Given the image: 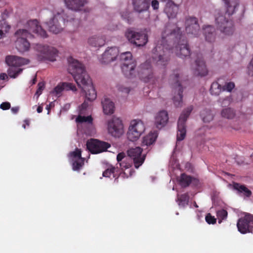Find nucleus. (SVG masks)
I'll return each instance as SVG.
<instances>
[{"mask_svg":"<svg viewBox=\"0 0 253 253\" xmlns=\"http://www.w3.org/2000/svg\"><path fill=\"white\" fill-rule=\"evenodd\" d=\"M117 160L122 169H125L126 171L124 172V174L127 177L131 176L132 174V171L128 169L131 166L132 162L129 160L128 157H126L125 154L122 152L118 154Z\"/></svg>","mask_w":253,"mask_h":253,"instance_id":"2eb2a0df","label":"nucleus"},{"mask_svg":"<svg viewBox=\"0 0 253 253\" xmlns=\"http://www.w3.org/2000/svg\"><path fill=\"white\" fill-rule=\"evenodd\" d=\"M169 121V115L167 111L161 110L159 111L155 117V124L158 128L165 126Z\"/></svg>","mask_w":253,"mask_h":253,"instance_id":"a211bd4d","label":"nucleus"},{"mask_svg":"<svg viewBox=\"0 0 253 253\" xmlns=\"http://www.w3.org/2000/svg\"><path fill=\"white\" fill-rule=\"evenodd\" d=\"M127 156L130 161L133 160L134 167L136 169L143 164L145 159V155L142 154V149L139 147L128 150Z\"/></svg>","mask_w":253,"mask_h":253,"instance_id":"ddd939ff","label":"nucleus"},{"mask_svg":"<svg viewBox=\"0 0 253 253\" xmlns=\"http://www.w3.org/2000/svg\"><path fill=\"white\" fill-rule=\"evenodd\" d=\"M200 116L204 122L209 123L212 120L213 114L209 109H205L201 112Z\"/></svg>","mask_w":253,"mask_h":253,"instance_id":"473e14b6","label":"nucleus"},{"mask_svg":"<svg viewBox=\"0 0 253 253\" xmlns=\"http://www.w3.org/2000/svg\"><path fill=\"white\" fill-rule=\"evenodd\" d=\"M125 36L130 42L138 46L145 45L148 42L147 35L142 31H138L128 29L125 33Z\"/></svg>","mask_w":253,"mask_h":253,"instance_id":"1a4fd4ad","label":"nucleus"},{"mask_svg":"<svg viewBox=\"0 0 253 253\" xmlns=\"http://www.w3.org/2000/svg\"><path fill=\"white\" fill-rule=\"evenodd\" d=\"M9 16V12L7 10L5 9L1 14V21L5 22V20Z\"/></svg>","mask_w":253,"mask_h":253,"instance_id":"603ef678","label":"nucleus"},{"mask_svg":"<svg viewBox=\"0 0 253 253\" xmlns=\"http://www.w3.org/2000/svg\"><path fill=\"white\" fill-rule=\"evenodd\" d=\"M38 59L40 60H49L53 61L55 60V57L57 53V50L53 47L47 45L38 44L36 47Z\"/></svg>","mask_w":253,"mask_h":253,"instance_id":"9b49d317","label":"nucleus"},{"mask_svg":"<svg viewBox=\"0 0 253 253\" xmlns=\"http://www.w3.org/2000/svg\"><path fill=\"white\" fill-rule=\"evenodd\" d=\"M237 114L235 111L231 108H224L221 111L222 117L227 119H234L237 118Z\"/></svg>","mask_w":253,"mask_h":253,"instance_id":"7c9ffc66","label":"nucleus"},{"mask_svg":"<svg viewBox=\"0 0 253 253\" xmlns=\"http://www.w3.org/2000/svg\"><path fill=\"white\" fill-rule=\"evenodd\" d=\"M179 7L178 5L173 4L171 2H166L164 11L169 19H172L176 17Z\"/></svg>","mask_w":253,"mask_h":253,"instance_id":"b1692460","label":"nucleus"},{"mask_svg":"<svg viewBox=\"0 0 253 253\" xmlns=\"http://www.w3.org/2000/svg\"><path fill=\"white\" fill-rule=\"evenodd\" d=\"M178 166V164L175 162V166L173 165V167H177Z\"/></svg>","mask_w":253,"mask_h":253,"instance_id":"338daca9","label":"nucleus"},{"mask_svg":"<svg viewBox=\"0 0 253 253\" xmlns=\"http://www.w3.org/2000/svg\"><path fill=\"white\" fill-rule=\"evenodd\" d=\"M24 123L25 124L26 126H30V120L29 119H25L24 121Z\"/></svg>","mask_w":253,"mask_h":253,"instance_id":"680f3d73","label":"nucleus"},{"mask_svg":"<svg viewBox=\"0 0 253 253\" xmlns=\"http://www.w3.org/2000/svg\"><path fill=\"white\" fill-rule=\"evenodd\" d=\"M120 58L122 65L125 63L134 62L132 58V54L130 52H125L121 53Z\"/></svg>","mask_w":253,"mask_h":253,"instance_id":"c9c22d12","label":"nucleus"},{"mask_svg":"<svg viewBox=\"0 0 253 253\" xmlns=\"http://www.w3.org/2000/svg\"><path fill=\"white\" fill-rule=\"evenodd\" d=\"M116 171V169L113 166H110L108 169L103 172V176L106 177H110L111 175H114ZM114 177V176H113Z\"/></svg>","mask_w":253,"mask_h":253,"instance_id":"79ce46f5","label":"nucleus"},{"mask_svg":"<svg viewBox=\"0 0 253 253\" xmlns=\"http://www.w3.org/2000/svg\"><path fill=\"white\" fill-rule=\"evenodd\" d=\"M7 77V75L5 73H2L0 75V79L1 80H5V78Z\"/></svg>","mask_w":253,"mask_h":253,"instance_id":"052dcab7","label":"nucleus"},{"mask_svg":"<svg viewBox=\"0 0 253 253\" xmlns=\"http://www.w3.org/2000/svg\"><path fill=\"white\" fill-rule=\"evenodd\" d=\"M151 6L153 10H157L159 8V2L157 0H152L151 1Z\"/></svg>","mask_w":253,"mask_h":253,"instance_id":"8fccbe9b","label":"nucleus"},{"mask_svg":"<svg viewBox=\"0 0 253 253\" xmlns=\"http://www.w3.org/2000/svg\"><path fill=\"white\" fill-rule=\"evenodd\" d=\"M158 136L156 131L151 132L144 136L141 142L142 146H149L152 145Z\"/></svg>","mask_w":253,"mask_h":253,"instance_id":"a878e982","label":"nucleus"},{"mask_svg":"<svg viewBox=\"0 0 253 253\" xmlns=\"http://www.w3.org/2000/svg\"><path fill=\"white\" fill-rule=\"evenodd\" d=\"M76 121L77 123H82L84 122H87L88 123H91L92 122V118L91 116H82L81 115L78 116V117L76 118Z\"/></svg>","mask_w":253,"mask_h":253,"instance_id":"c03bdc74","label":"nucleus"},{"mask_svg":"<svg viewBox=\"0 0 253 253\" xmlns=\"http://www.w3.org/2000/svg\"><path fill=\"white\" fill-rule=\"evenodd\" d=\"M133 9L137 13L147 11L149 7L151 0H132Z\"/></svg>","mask_w":253,"mask_h":253,"instance_id":"412c9836","label":"nucleus"},{"mask_svg":"<svg viewBox=\"0 0 253 253\" xmlns=\"http://www.w3.org/2000/svg\"><path fill=\"white\" fill-rule=\"evenodd\" d=\"M119 53V50L116 47H110L102 55V62L109 63L115 60Z\"/></svg>","mask_w":253,"mask_h":253,"instance_id":"aec40b11","label":"nucleus"},{"mask_svg":"<svg viewBox=\"0 0 253 253\" xmlns=\"http://www.w3.org/2000/svg\"><path fill=\"white\" fill-rule=\"evenodd\" d=\"M139 77L145 82H148L153 78L151 67L148 62H146L142 65L139 71Z\"/></svg>","mask_w":253,"mask_h":253,"instance_id":"6ab92c4d","label":"nucleus"},{"mask_svg":"<svg viewBox=\"0 0 253 253\" xmlns=\"http://www.w3.org/2000/svg\"><path fill=\"white\" fill-rule=\"evenodd\" d=\"M193 109L192 106L186 108L181 114L177 123V141H181L184 139L186 135L185 123Z\"/></svg>","mask_w":253,"mask_h":253,"instance_id":"9d476101","label":"nucleus"},{"mask_svg":"<svg viewBox=\"0 0 253 253\" xmlns=\"http://www.w3.org/2000/svg\"><path fill=\"white\" fill-rule=\"evenodd\" d=\"M192 181V177L185 174H182L179 180L180 184L182 187H186Z\"/></svg>","mask_w":253,"mask_h":253,"instance_id":"4c0bfd02","label":"nucleus"},{"mask_svg":"<svg viewBox=\"0 0 253 253\" xmlns=\"http://www.w3.org/2000/svg\"><path fill=\"white\" fill-rule=\"evenodd\" d=\"M206 221L209 224H214L216 222V218L214 216L211 215L210 213H208L206 216Z\"/></svg>","mask_w":253,"mask_h":253,"instance_id":"de8ad7c7","label":"nucleus"},{"mask_svg":"<svg viewBox=\"0 0 253 253\" xmlns=\"http://www.w3.org/2000/svg\"><path fill=\"white\" fill-rule=\"evenodd\" d=\"M235 87V84L233 82H228L225 84L223 87V90H226L228 92H231L232 90Z\"/></svg>","mask_w":253,"mask_h":253,"instance_id":"49530a36","label":"nucleus"},{"mask_svg":"<svg viewBox=\"0 0 253 253\" xmlns=\"http://www.w3.org/2000/svg\"><path fill=\"white\" fill-rule=\"evenodd\" d=\"M38 88L36 92V94L40 95L42 94V91L44 88V84L43 82H40L38 84Z\"/></svg>","mask_w":253,"mask_h":253,"instance_id":"09e8293b","label":"nucleus"},{"mask_svg":"<svg viewBox=\"0 0 253 253\" xmlns=\"http://www.w3.org/2000/svg\"><path fill=\"white\" fill-rule=\"evenodd\" d=\"M6 63L11 67L8 70V74L10 78H16L22 72V69H15L14 67H20L27 64L28 60L22 57L14 55H8L5 57Z\"/></svg>","mask_w":253,"mask_h":253,"instance_id":"39448f33","label":"nucleus"},{"mask_svg":"<svg viewBox=\"0 0 253 253\" xmlns=\"http://www.w3.org/2000/svg\"><path fill=\"white\" fill-rule=\"evenodd\" d=\"M226 7V12L228 15L234 13L238 5V0H223Z\"/></svg>","mask_w":253,"mask_h":253,"instance_id":"c756f323","label":"nucleus"},{"mask_svg":"<svg viewBox=\"0 0 253 253\" xmlns=\"http://www.w3.org/2000/svg\"><path fill=\"white\" fill-rule=\"evenodd\" d=\"M183 0H161L162 1L167 2H171L173 4L180 5Z\"/></svg>","mask_w":253,"mask_h":253,"instance_id":"864d4df0","label":"nucleus"},{"mask_svg":"<svg viewBox=\"0 0 253 253\" xmlns=\"http://www.w3.org/2000/svg\"><path fill=\"white\" fill-rule=\"evenodd\" d=\"M167 36L169 37V39L181 40L182 36L180 32V29L174 25H167L162 32V39L158 40L156 43V46L153 50L155 55L154 57L155 60L160 62L159 64L164 65L165 62L167 61L171 53L174 52L175 54L182 58L186 57L190 54V50L187 42L182 39V42L178 41L177 45L174 48H169V44L165 43V38Z\"/></svg>","mask_w":253,"mask_h":253,"instance_id":"f257e3e1","label":"nucleus"},{"mask_svg":"<svg viewBox=\"0 0 253 253\" xmlns=\"http://www.w3.org/2000/svg\"><path fill=\"white\" fill-rule=\"evenodd\" d=\"M22 127H23V128H24V129H25V128H26V125H25V124L24 123V124H23V125H22Z\"/></svg>","mask_w":253,"mask_h":253,"instance_id":"69168bd1","label":"nucleus"},{"mask_svg":"<svg viewBox=\"0 0 253 253\" xmlns=\"http://www.w3.org/2000/svg\"><path fill=\"white\" fill-rule=\"evenodd\" d=\"M200 27L197 19L195 17H189L186 21V31L188 34L198 35Z\"/></svg>","mask_w":253,"mask_h":253,"instance_id":"dca6fc26","label":"nucleus"},{"mask_svg":"<svg viewBox=\"0 0 253 253\" xmlns=\"http://www.w3.org/2000/svg\"><path fill=\"white\" fill-rule=\"evenodd\" d=\"M110 147L109 143L96 139V154L105 152Z\"/></svg>","mask_w":253,"mask_h":253,"instance_id":"2f4dec72","label":"nucleus"},{"mask_svg":"<svg viewBox=\"0 0 253 253\" xmlns=\"http://www.w3.org/2000/svg\"><path fill=\"white\" fill-rule=\"evenodd\" d=\"M227 211L225 210H221L217 211L216 216L218 219V223L220 224L222 220L226 219L227 217Z\"/></svg>","mask_w":253,"mask_h":253,"instance_id":"ea45409f","label":"nucleus"},{"mask_svg":"<svg viewBox=\"0 0 253 253\" xmlns=\"http://www.w3.org/2000/svg\"><path fill=\"white\" fill-rule=\"evenodd\" d=\"M66 7L74 11H80L84 9L87 3V0H64Z\"/></svg>","mask_w":253,"mask_h":253,"instance_id":"f3484780","label":"nucleus"},{"mask_svg":"<svg viewBox=\"0 0 253 253\" xmlns=\"http://www.w3.org/2000/svg\"><path fill=\"white\" fill-rule=\"evenodd\" d=\"M180 78L181 74L177 71H174L170 76L171 83L177 87L178 92L173 98V103L176 107H181L182 104V89L179 83Z\"/></svg>","mask_w":253,"mask_h":253,"instance_id":"f8f14e48","label":"nucleus"},{"mask_svg":"<svg viewBox=\"0 0 253 253\" xmlns=\"http://www.w3.org/2000/svg\"><path fill=\"white\" fill-rule=\"evenodd\" d=\"M10 28L11 26L6 22L0 21V39L5 37Z\"/></svg>","mask_w":253,"mask_h":253,"instance_id":"72a5a7b5","label":"nucleus"},{"mask_svg":"<svg viewBox=\"0 0 253 253\" xmlns=\"http://www.w3.org/2000/svg\"><path fill=\"white\" fill-rule=\"evenodd\" d=\"M70 156L73 158L79 159L82 158L81 157V149L76 148L75 151L71 152L70 153Z\"/></svg>","mask_w":253,"mask_h":253,"instance_id":"a18cd8bd","label":"nucleus"},{"mask_svg":"<svg viewBox=\"0 0 253 253\" xmlns=\"http://www.w3.org/2000/svg\"><path fill=\"white\" fill-rule=\"evenodd\" d=\"M104 113L106 115L113 114L115 111L114 103L109 99H105L102 102Z\"/></svg>","mask_w":253,"mask_h":253,"instance_id":"cd10ccee","label":"nucleus"},{"mask_svg":"<svg viewBox=\"0 0 253 253\" xmlns=\"http://www.w3.org/2000/svg\"><path fill=\"white\" fill-rule=\"evenodd\" d=\"M145 130V125L141 120H132L130 122L128 128L127 138L131 141H136L144 132Z\"/></svg>","mask_w":253,"mask_h":253,"instance_id":"6e6552de","label":"nucleus"},{"mask_svg":"<svg viewBox=\"0 0 253 253\" xmlns=\"http://www.w3.org/2000/svg\"><path fill=\"white\" fill-rule=\"evenodd\" d=\"M87 103H86L85 102H84L82 105L81 106H80V113H83V111L84 110H85L86 109V108H87Z\"/></svg>","mask_w":253,"mask_h":253,"instance_id":"13d9d810","label":"nucleus"},{"mask_svg":"<svg viewBox=\"0 0 253 253\" xmlns=\"http://www.w3.org/2000/svg\"><path fill=\"white\" fill-rule=\"evenodd\" d=\"M118 88L119 91L126 93H128L130 91V89L128 88L124 87L123 85H119L118 86Z\"/></svg>","mask_w":253,"mask_h":253,"instance_id":"6e6d98bb","label":"nucleus"},{"mask_svg":"<svg viewBox=\"0 0 253 253\" xmlns=\"http://www.w3.org/2000/svg\"><path fill=\"white\" fill-rule=\"evenodd\" d=\"M86 148L92 154H95V139L91 138L86 142Z\"/></svg>","mask_w":253,"mask_h":253,"instance_id":"a19ab883","label":"nucleus"},{"mask_svg":"<svg viewBox=\"0 0 253 253\" xmlns=\"http://www.w3.org/2000/svg\"><path fill=\"white\" fill-rule=\"evenodd\" d=\"M87 42L89 45L92 46H95V38L93 36L89 37L88 39Z\"/></svg>","mask_w":253,"mask_h":253,"instance_id":"4d7b16f0","label":"nucleus"},{"mask_svg":"<svg viewBox=\"0 0 253 253\" xmlns=\"http://www.w3.org/2000/svg\"><path fill=\"white\" fill-rule=\"evenodd\" d=\"M215 23L217 29L225 35H230L233 33L232 22L220 11H217L215 14Z\"/></svg>","mask_w":253,"mask_h":253,"instance_id":"0eeeda50","label":"nucleus"},{"mask_svg":"<svg viewBox=\"0 0 253 253\" xmlns=\"http://www.w3.org/2000/svg\"><path fill=\"white\" fill-rule=\"evenodd\" d=\"M107 130L108 134L111 136L120 138L125 133L122 120L116 116H113L108 119L107 122Z\"/></svg>","mask_w":253,"mask_h":253,"instance_id":"423d86ee","label":"nucleus"},{"mask_svg":"<svg viewBox=\"0 0 253 253\" xmlns=\"http://www.w3.org/2000/svg\"><path fill=\"white\" fill-rule=\"evenodd\" d=\"M121 15L122 18L128 24H131L133 21L132 13L127 10L122 11Z\"/></svg>","mask_w":253,"mask_h":253,"instance_id":"e433bc0d","label":"nucleus"},{"mask_svg":"<svg viewBox=\"0 0 253 253\" xmlns=\"http://www.w3.org/2000/svg\"><path fill=\"white\" fill-rule=\"evenodd\" d=\"M84 164V159H77L73 163V169L74 170H79Z\"/></svg>","mask_w":253,"mask_h":253,"instance_id":"37998d69","label":"nucleus"},{"mask_svg":"<svg viewBox=\"0 0 253 253\" xmlns=\"http://www.w3.org/2000/svg\"><path fill=\"white\" fill-rule=\"evenodd\" d=\"M204 34L206 40L209 42L215 41L216 34L214 28L211 25L206 26L203 28Z\"/></svg>","mask_w":253,"mask_h":253,"instance_id":"393cba45","label":"nucleus"},{"mask_svg":"<svg viewBox=\"0 0 253 253\" xmlns=\"http://www.w3.org/2000/svg\"><path fill=\"white\" fill-rule=\"evenodd\" d=\"M233 188L237 191L239 194H242L246 197H250L252 194V192L246 186L239 183H234Z\"/></svg>","mask_w":253,"mask_h":253,"instance_id":"c85d7f7f","label":"nucleus"},{"mask_svg":"<svg viewBox=\"0 0 253 253\" xmlns=\"http://www.w3.org/2000/svg\"><path fill=\"white\" fill-rule=\"evenodd\" d=\"M211 93L214 95H218L223 90V87L217 83L213 82L211 86Z\"/></svg>","mask_w":253,"mask_h":253,"instance_id":"f704fd0d","label":"nucleus"},{"mask_svg":"<svg viewBox=\"0 0 253 253\" xmlns=\"http://www.w3.org/2000/svg\"><path fill=\"white\" fill-rule=\"evenodd\" d=\"M37 111L39 113H42V107L39 106L37 108Z\"/></svg>","mask_w":253,"mask_h":253,"instance_id":"e2e57ef3","label":"nucleus"},{"mask_svg":"<svg viewBox=\"0 0 253 253\" xmlns=\"http://www.w3.org/2000/svg\"><path fill=\"white\" fill-rule=\"evenodd\" d=\"M232 101V99L230 96L227 97L223 100V101L222 102V104L224 106L228 105L229 104H230L231 103Z\"/></svg>","mask_w":253,"mask_h":253,"instance_id":"5fc2aeb1","label":"nucleus"},{"mask_svg":"<svg viewBox=\"0 0 253 253\" xmlns=\"http://www.w3.org/2000/svg\"><path fill=\"white\" fill-rule=\"evenodd\" d=\"M69 22H71V18H69L64 11H62L55 14L46 24L50 32L57 34L63 30L66 22L68 23Z\"/></svg>","mask_w":253,"mask_h":253,"instance_id":"20e7f679","label":"nucleus"},{"mask_svg":"<svg viewBox=\"0 0 253 253\" xmlns=\"http://www.w3.org/2000/svg\"><path fill=\"white\" fill-rule=\"evenodd\" d=\"M253 224V216L250 214H246L243 218L238 220L237 226L240 233L245 234L252 232Z\"/></svg>","mask_w":253,"mask_h":253,"instance_id":"4468645a","label":"nucleus"},{"mask_svg":"<svg viewBox=\"0 0 253 253\" xmlns=\"http://www.w3.org/2000/svg\"><path fill=\"white\" fill-rule=\"evenodd\" d=\"M251 157L253 159V153L252 154Z\"/></svg>","mask_w":253,"mask_h":253,"instance_id":"774afa93","label":"nucleus"},{"mask_svg":"<svg viewBox=\"0 0 253 253\" xmlns=\"http://www.w3.org/2000/svg\"><path fill=\"white\" fill-rule=\"evenodd\" d=\"M19 109V108L18 107H12L11 109V112L13 114H16L18 112Z\"/></svg>","mask_w":253,"mask_h":253,"instance_id":"bf43d9fd","label":"nucleus"},{"mask_svg":"<svg viewBox=\"0 0 253 253\" xmlns=\"http://www.w3.org/2000/svg\"><path fill=\"white\" fill-rule=\"evenodd\" d=\"M193 73L197 76H205L208 74L205 63L202 59H199L195 62V67L193 68Z\"/></svg>","mask_w":253,"mask_h":253,"instance_id":"5701e85b","label":"nucleus"},{"mask_svg":"<svg viewBox=\"0 0 253 253\" xmlns=\"http://www.w3.org/2000/svg\"><path fill=\"white\" fill-rule=\"evenodd\" d=\"M69 63L68 71L73 76L79 87L85 92L86 98L89 101L95 99V88L92 81L87 74L84 65L72 57L68 58Z\"/></svg>","mask_w":253,"mask_h":253,"instance_id":"f03ea898","label":"nucleus"},{"mask_svg":"<svg viewBox=\"0 0 253 253\" xmlns=\"http://www.w3.org/2000/svg\"><path fill=\"white\" fill-rule=\"evenodd\" d=\"M37 81V78L36 76L34 77V78L32 80V84H34L36 83Z\"/></svg>","mask_w":253,"mask_h":253,"instance_id":"0e129e2a","label":"nucleus"},{"mask_svg":"<svg viewBox=\"0 0 253 253\" xmlns=\"http://www.w3.org/2000/svg\"><path fill=\"white\" fill-rule=\"evenodd\" d=\"M189 197L187 194L177 196V201L179 206L184 207L188 204Z\"/></svg>","mask_w":253,"mask_h":253,"instance_id":"58836bf2","label":"nucleus"},{"mask_svg":"<svg viewBox=\"0 0 253 253\" xmlns=\"http://www.w3.org/2000/svg\"><path fill=\"white\" fill-rule=\"evenodd\" d=\"M64 90L76 91V87L73 84L70 83H61L55 87L51 93L59 97L61 95L62 92Z\"/></svg>","mask_w":253,"mask_h":253,"instance_id":"4be33fe9","label":"nucleus"},{"mask_svg":"<svg viewBox=\"0 0 253 253\" xmlns=\"http://www.w3.org/2000/svg\"><path fill=\"white\" fill-rule=\"evenodd\" d=\"M135 66L134 62L124 63L121 66L122 72L126 76L130 77L134 73Z\"/></svg>","mask_w":253,"mask_h":253,"instance_id":"bb28decb","label":"nucleus"},{"mask_svg":"<svg viewBox=\"0 0 253 253\" xmlns=\"http://www.w3.org/2000/svg\"><path fill=\"white\" fill-rule=\"evenodd\" d=\"M10 108V104L8 102H2L0 105V108L3 110H6Z\"/></svg>","mask_w":253,"mask_h":253,"instance_id":"3c124183","label":"nucleus"},{"mask_svg":"<svg viewBox=\"0 0 253 253\" xmlns=\"http://www.w3.org/2000/svg\"><path fill=\"white\" fill-rule=\"evenodd\" d=\"M25 28L26 29H19L15 33L17 38L15 42L16 47L20 52L29 50L30 44L27 39L33 37L31 32L43 38L47 37L46 32L39 24V22L36 19L27 21Z\"/></svg>","mask_w":253,"mask_h":253,"instance_id":"7ed1b4c3","label":"nucleus"}]
</instances>
